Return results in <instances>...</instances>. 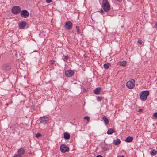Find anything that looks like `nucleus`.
Returning a JSON list of instances; mask_svg holds the SVG:
<instances>
[{
  "label": "nucleus",
  "mask_w": 157,
  "mask_h": 157,
  "mask_svg": "<svg viewBox=\"0 0 157 157\" xmlns=\"http://www.w3.org/2000/svg\"><path fill=\"white\" fill-rule=\"evenodd\" d=\"M102 7L105 12H108L110 9V6L107 0L103 1Z\"/></svg>",
  "instance_id": "1"
},
{
  "label": "nucleus",
  "mask_w": 157,
  "mask_h": 157,
  "mask_svg": "<svg viewBox=\"0 0 157 157\" xmlns=\"http://www.w3.org/2000/svg\"><path fill=\"white\" fill-rule=\"evenodd\" d=\"M149 92L148 91H144L140 93V98L141 100H146L147 98V96L149 95Z\"/></svg>",
  "instance_id": "2"
},
{
  "label": "nucleus",
  "mask_w": 157,
  "mask_h": 157,
  "mask_svg": "<svg viewBox=\"0 0 157 157\" xmlns=\"http://www.w3.org/2000/svg\"><path fill=\"white\" fill-rule=\"evenodd\" d=\"M135 85V81L133 79H132L130 81L128 82L126 84L127 87L129 89H133Z\"/></svg>",
  "instance_id": "3"
},
{
  "label": "nucleus",
  "mask_w": 157,
  "mask_h": 157,
  "mask_svg": "<svg viewBox=\"0 0 157 157\" xmlns=\"http://www.w3.org/2000/svg\"><path fill=\"white\" fill-rule=\"evenodd\" d=\"M12 13L15 14H17L21 12V8L19 6H15L11 10Z\"/></svg>",
  "instance_id": "4"
},
{
  "label": "nucleus",
  "mask_w": 157,
  "mask_h": 157,
  "mask_svg": "<svg viewBox=\"0 0 157 157\" xmlns=\"http://www.w3.org/2000/svg\"><path fill=\"white\" fill-rule=\"evenodd\" d=\"M60 149L62 152L64 153L69 151L68 147L66 145L62 144L60 146Z\"/></svg>",
  "instance_id": "5"
},
{
  "label": "nucleus",
  "mask_w": 157,
  "mask_h": 157,
  "mask_svg": "<svg viewBox=\"0 0 157 157\" xmlns=\"http://www.w3.org/2000/svg\"><path fill=\"white\" fill-rule=\"evenodd\" d=\"M39 120L40 122L43 124H45L48 121V118L46 116H44L40 117Z\"/></svg>",
  "instance_id": "6"
},
{
  "label": "nucleus",
  "mask_w": 157,
  "mask_h": 157,
  "mask_svg": "<svg viewBox=\"0 0 157 157\" xmlns=\"http://www.w3.org/2000/svg\"><path fill=\"white\" fill-rule=\"evenodd\" d=\"M20 14L21 16L24 18L27 17L29 15V13L25 10H23L21 11Z\"/></svg>",
  "instance_id": "7"
},
{
  "label": "nucleus",
  "mask_w": 157,
  "mask_h": 157,
  "mask_svg": "<svg viewBox=\"0 0 157 157\" xmlns=\"http://www.w3.org/2000/svg\"><path fill=\"white\" fill-rule=\"evenodd\" d=\"M72 23L70 21H67L65 25V27L66 29H70L72 28Z\"/></svg>",
  "instance_id": "8"
},
{
  "label": "nucleus",
  "mask_w": 157,
  "mask_h": 157,
  "mask_svg": "<svg viewBox=\"0 0 157 157\" xmlns=\"http://www.w3.org/2000/svg\"><path fill=\"white\" fill-rule=\"evenodd\" d=\"M65 74L67 77H71L73 75V72L71 70H67L65 71Z\"/></svg>",
  "instance_id": "9"
},
{
  "label": "nucleus",
  "mask_w": 157,
  "mask_h": 157,
  "mask_svg": "<svg viewBox=\"0 0 157 157\" xmlns=\"http://www.w3.org/2000/svg\"><path fill=\"white\" fill-rule=\"evenodd\" d=\"M26 23L25 21H21L19 24V26L20 29H23L26 26Z\"/></svg>",
  "instance_id": "10"
},
{
  "label": "nucleus",
  "mask_w": 157,
  "mask_h": 157,
  "mask_svg": "<svg viewBox=\"0 0 157 157\" xmlns=\"http://www.w3.org/2000/svg\"><path fill=\"white\" fill-rule=\"evenodd\" d=\"M25 151L24 149L22 148H21L18 149L17 151L18 154L21 155H23L25 153Z\"/></svg>",
  "instance_id": "11"
},
{
  "label": "nucleus",
  "mask_w": 157,
  "mask_h": 157,
  "mask_svg": "<svg viewBox=\"0 0 157 157\" xmlns=\"http://www.w3.org/2000/svg\"><path fill=\"white\" fill-rule=\"evenodd\" d=\"M102 119L104 120V122L107 125L109 124V121L107 117L105 116H103L102 118Z\"/></svg>",
  "instance_id": "12"
},
{
  "label": "nucleus",
  "mask_w": 157,
  "mask_h": 157,
  "mask_svg": "<svg viewBox=\"0 0 157 157\" xmlns=\"http://www.w3.org/2000/svg\"><path fill=\"white\" fill-rule=\"evenodd\" d=\"M101 88L100 87L96 88L95 90V94H100Z\"/></svg>",
  "instance_id": "13"
},
{
  "label": "nucleus",
  "mask_w": 157,
  "mask_h": 157,
  "mask_svg": "<svg viewBox=\"0 0 157 157\" xmlns=\"http://www.w3.org/2000/svg\"><path fill=\"white\" fill-rule=\"evenodd\" d=\"M133 137L130 136L128 137L125 139V141L127 142H131L133 140Z\"/></svg>",
  "instance_id": "14"
},
{
  "label": "nucleus",
  "mask_w": 157,
  "mask_h": 157,
  "mask_svg": "<svg viewBox=\"0 0 157 157\" xmlns=\"http://www.w3.org/2000/svg\"><path fill=\"white\" fill-rule=\"evenodd\" d=\"M64 137L66 139H69L70 138V135L68 133H64Z\"/></svg>",
  "instance_id": "15"
},
{
  "label": "nucleus",
  "mask_w": 157,
  "mask_h": 157,
  "mask_svg": "<svg viewBox=\"0 0 157 157\" xmlns=\"http://www.w3.org/2000/svg\"><path fill=\"white\" fill-rule=\"evenodd\" d=\"M120 140L118 139H117L116 140H114V143L115 145H117L120 144Z\"/></svg>",
  "instance_id": "16"
},
{
  "label": "nucleus",
  "mask_w": 157,
  "mask_h": 157,
  "mask_svg": "<svg viewBox=\"0 0 157 157\" xmlns=\"http://www.w3.org/2000/svg\"><path fill=\"white\" fill-rule=\"evenodd\" d=\"M114 131L113 129H109L107 132V133L108 134H112L113 133H114Z\"/></svg>",
  "instance_id": "17"
},
{
  "label": "nucleus",
  "mask_w": 157,
  "mask_h": 157,
  "mask_svg": "<svg viewBox=\"0 0 157 157\" xmlns=\"http://www.w3.org/2000/svg\"><path fill=\"white\" fill-rule=\"evenodd\" d=\"M150 154L154 156L157 154V151L154 150H152L150 152Z\"/></svg>",
  "instance_id": "18"
},
{
  "label": "nucleus",
  "mask_w": 157,
  "mask_h": 157,
  "mask_svg": "<svg viewBox=\"0 0 157 157\" xmlns=\"http://www.w3.org/2000/svg\"><path fill=\"white\" fill-rule=\"evenodd\" d=\"M120 65L124 67L126 64V62L125 61H123L120 62Z\"/></svg>",
  "instance_id": "19"
},
{
  "label": "nucleus",
  "mask_w": 157,
  "mask_h": 157,
  "mask_svg": "<svg viewBox=\"0 0 157 157\" xmlns=\"http://www.w3.org/2000/svg\"><path fill=\"white\" fill-rule=\"evenodd\" d=\"M110 66V64L109 63H105L104 64V68L106 69H108Z\"/></svg>",
  "instance_id": "20"
},
{
  "label": "nucleus",
  "mask_w": 157,
  "mask_h": 157,
  "mask_svg": "<svg viewBox=\"0 0 157 157\" xmlns=\"http://www.w3.org/2000/svg\"><path fill=\"white\" fill-rule=\"evenodd\" d=\"M10 68V67L9 66H5V69L7 70H9Z\"/></svg>",
  "instance_id": "21"
},
{
  "label": "nucleus",
  "mask_w": 157,
  "mask_h": 157,
  "mask_svg": "<svg viewBox=\"0 0 157 157\" xmlns=\"http://www.w3.org/2000/svg\"><path fill=\"white\" fill-rule=\"evenodd\" d=\"M13 157H22V156L20 154H15L14 155Z\"/></svg>",
  "instance_id": "22"
},
{
  "label": "nucleus",
  "mask_w": 157,
  "mask_h": 157,
  "mask_svg": "<svg viewBox=\"0 0 157 157\" xmlns=\"http://www.w3.org/2000/svg\"><path fill=\"white\" fill-rule=\"evenodd\" d=\"M102 99V97H98L97 98V100L98 101H101Z\"/></svg>",
  "instance_id": "23"
},
{
  "label": "nucleus",
  "mask_w": 157,
  "mask_h": 157,
  "mask_svg": "<svg viewBox=\"0 0 157 157\" xmlns=\"http://www.w3.org/2000/svg\"><path fill=\"white\" fill-rule=\"evenodd\" d=\"M68 56H65L64 57V58H63V60L65 61H66L68 59Z\"/></svg>",
  "instance_id": "24"
},
{
  "label": "nucleus",
  "mask_w": 157,
  "mask_h": 157,
  "mask_svg": "<svg viewBox=\"0 0 157 157\" xmlns=\"http://www.w3.org/2000/svg\"><path fill=\"white\" fill-rule=\"evenodd\" d=\"M40 136H41L40 134L38 133H37V134H36V137L37 138H38Z\"/></svg>",
  "instance_id": "25"
},
{
  "label": "nucleus",
  "mask_w": 157,
  "mask_h": 157,
  "mask_svg": "<svg viewBox=\"0 0 157 157\" xmlns=\"http://www.w3.org/2000/svg\"><path fill=\"white\" fill-rule=\"evenodd\" d=\"M84 119H85L87 120L88 121H89L90 119V118L88 116H85L84 117Z\"/></svg>",
  "instance_id": "26"
},
{
  "label": "nucleus",
  "mask_w": 157,
  "mask_h": 157,
  "mask_svg": "<svg viewBox=\"0 0 157 157\" xmlns=\"http://www.w3.org/2000/svg\"><path fill=\"white\" fill-rule=\"evenodd\" d=\"M154 116L157 119V112L155 113L154 114Z\"/></svg>",
  "instance_id": "27"
},
{
  "label": "nucleus",
  "mask_w": 157,
  "mask_h": 157,
  "mask_svg": "<svg viewBox=\"0 0 157 157\" xmlns=\"http://www.w3.org/2000/svg\"><path fill=\"white\" fill-rule=\"evenodd\" d=\"M52 0H46V2L49 3L51 2Z\"/></svg>",
  "instance_id": "28"
},
{
  "label": "nucleus",
  "mask_w": 157,
  "mask_h": 157,
  "mask_svg": "<svg viewBox=\"0 0 157 157\" xmlns=\"http://www.w3.org/2000/svg\"><path fill=\"white\" fill-rule=\"evenodd\" d=\"M137 43H139V44H141V43H142V41L141 40H138V41H137Z\"/></svg>",
  "instance_id": "29"
},
{
  "label": "nucleus",
  "mask_w": 157,
  "mask_h": 157,
  "mask_svg": "<svg viewBox=\"0 0 157 157\" xmlns=\"http://www.w3.org/2000/svg\"><path fill=\"white\" fill-rule=\"evenodd\" d=\"M100 13H101V14L102 15L103 13H104V12L102 10H100Z\"/></svg>",
  "instance_id": "30"
},
{
  "label": "nucleus",
  "mask_w": 157,
  "mask_h": 157,
  "mask_svg": "<svg viewBox=\"0 0 157 157\" xmlns=\"http://www.w3.org/2000/svg\"><path fill=\"white\" fill-rule=\"evenodd\" d=\"M155 27L156 28V29L157 30V21L156 22V23L155 24Z\"/></svg>",
  "instance_id": "31"
},
{
  "label": "nucleus",
  "mask_w": 157,
  "mask_h": 157,
  "mask_svg": "<svg viewBox=\"0 0 157 157\" xmlns=\"http://www.w3.org/2000/svg\"><path fill=\"white\" fill-rule=\"evenodd\" d=\"M17 56H18V54H17V52H16L15 53V56L16 57H17Z\"/></svg>",
  "instance_id": "32"
},
{
  "label": "nucleus",
  "mask_w": 157,
  "mask_h": 157,
  "mask_svg": "<svg viewBox=\"0 0 157 157\" xmlns=\"http://www.w3.org/2000/svg\"><path fill=\"white\" fill-rule=\"evenodd\" d=\"M142 109H140L139 110V111L140 112H142Z\"/></svg>",
  "instance_id": "33"
},
{
  "label": "nucleus",
  "mask_w": 157,
  "mask_h": 157,
  "mask_svg": "<svg viewBox=\"0 0 157 157\" xmlns=\"http://www.w3.org/2000/svg\"><path fill=\"white\" fill-rule=\"evenodd\" d=\"M96 157H103L101 155H99L97 156Z\"/></svg>",
  "instance_id": "34"
},
{
  "label": "nucleus",
  "mask_w": 157,
  "mask_h": 157,
  "mask_svg": "<svg viewBox=\"0 0 157 157\" xmlns=\"http://www.w3.org/2000/svg\"><path fill=\"white\" fill-rule=\"evenodd\" d=\"M77 32H79V30L78 29H77Z\"/></svg>",
  "instance_id": "35"
}]
</instances>
